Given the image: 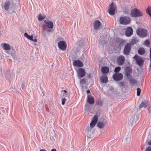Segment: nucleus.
I'll return each mask as SVG.
<instances>
[{
    "label": "nucleus",
    "instance_id": "f257e3e1",
    "mask_svg": "<svg viewBox=\"0 0 151 151\" xmlns=\"http://www.w3.org/2000/svg\"><path fill=\"white\" fill-rule=\"evenodd\" d=\"M139 115L137 113H136L132 115L129 120V122L132 126L135 125L137 122L139 118Z\"/></svg>",
    "mask_w": 151,
    "mask_h": 151
},
{
    "label": "nucleus",
    "instance_id": "f03ea898",
    "mask_svg": "<svg viewBox=\"0 0 151 151\" xmlns=\"http://www.w3.org/2000/svg\"><path fill=\"white\" fill-rule=\"evenodd\" d=\"M136 33L139 37L142 38L146 37L147 35V31L145 29H138L137 30Z\"/></svg>",
    "mask_w": 151,
    "mask_h": 151
},
{
    "label": "nucleus",
    "instance_id": "7ed1b4c3",
    "mask_svg": "<svg viewBox=\"0 0 151 151\" xmlns=\"http://www.w3.org/2000/svg\"><path fill=\"white\" fill-rule=\"evenodd\" d=\"M142 13L137 9H133L131 11V15L134 17H139L142 15Z\"/></svg>",
    "mask_w": 151,
    "mask_h": 151
},
{
    "label": "nucleus",
    "instance_id": "20e7f679",
    "mask_svg": "<svg viewBox=\"0 0 151 151\" xmlns=\"http://www.w3.org/2000/svg\"><path fill=\"white\" fill-rule=\"evenodd\" d=\"M130 18L127 17H121L119 19L120 23L126 25L130 23Z\"/></svg>",
    "mask_w": 151,
    "mask_h": 151
},
{
    "label": "nucleus",
    "instance_id": "39448f33",
    "mask_svg": "<svg viewBox=\"0 0 151 151\" xmlns=\"http://www.w3.org/2000/svg\"><path fill=\"white\" fill-rule=\"evenodd\" d=\"M131 49V45L129 43H127L125 46L124 49L123 53L124 55H128L130 52Z\"/></svg>",
    "mask_w": 151,
    "mask_h": 151
},
{
    "label": "nucleus",
    "instance_id": "423d86ee",
    "mask_svg": "<svg viewBox=\"0 0 151 151\" xmlns=\"http://www.w3.org/2000/svg\"><path fill=\"white\" fill-rule=\"evenodd\" d=\"M132 69L129 67H127L125 69L124 74L127 78L132 77Z\"/></svg>",
    "mask_w": 151,
    "mask_h": 151
},
{
    "label": "nucleus",
    "instance_id": "0eeeda50",
    "mask_svg": "<svg viewBox=\"0 0 151 151\" xmlns=\"http://www.w3.org/2000/svg\"><path fill=\"white\" fill-rule=\"evenodd\" d=\"M98 115H95L94 116L90 124V127L91 128H93L96 124L98 122Z\"/></svg>",
    "mask_w": 151,
    "mask_h": 151
},
{
    "label": "nucleus",
    "instance_id": "6e6552de",
    "mask_svg": "<svg viewBox=\"0 0 151 151\" xmlns=\"http://www.w3.org/2000/svg\"><path fill=\"white\" fill-rule=\"evenodd\" d=\"M123 78V75L120 73H118L113 75V79L116 81H119L122 80Z\"/></svg>",
    "mask_w": 151,
    "mask_h": 151
},
{
    "label": "nucleus",
    "instance_id": "1a4fd4ad",
    "mask_svg": "<svg viewBox=\"0 0 151 151\" xmlns=\"http://www.w3.org/2000/svg\"><path fill=\"white\" fill-rule=\"evenodd\" d=\"M58 46L60 49L62 50L65 51L66 49L67 44L65 41H60L58 43Z\"/></svg>",
    "mask_w": 151,
    "mask_h": 151
},
{
    "label": "nucleus",
    "instance_id": "9d476101",
    "mask_svg": "<svg viewBox=\"0 0 151 151\" xmlns=\"http://www.w3.org/2000/svg\"><path fill=\"white\" fill-rule=\"evenodd\" d=\"M77 74L78 78L80 79H81L85 76L86 72L83 69L80 68L77 71Z\"/></svg>",
    "mask_w": 151,
    "mask_h": 151
},
{
    "label": "nucleus",
    "instance_id": "9b49d317",
    "mask_svg": "<svg viewBox=\"0 0 151 151\" xmlns=\"http://www.w3.org/2000/svg\"><path fill=\"white\" fill-rule=\"evenodd\" d=\"M110 9H109V13L111 15H114L115 14V11L116 9V7L114 4L113 2H112L109 5Z\"/></svg>",
    "mask_w": 151,
    "mask_h": 151
},
{
    "label": "nucleus",
    "instance_id": "f8f14e48",
    "mask_svg": "<svg viewBox=\"0 0 151 151\" xmlns=\"http://www.w3.org/2000/svg\"><path fill=\"white\" fill-rule=\"evenodd\" d=\"M125 59L123 55H120L117 58V61L118 65H121L124 63Z\"/></svg>",
    "mask_w": 151,
    "mask_h": 151
},
{
    "label": "nucleus",
    "instance_id": "ddd939ff",
    "mask_svg": "<svg viewBox=\"0 0 151 151\" xmlns=\"http://www.w3.org/2000/svg\"><path fill=\"white\" fill-rule=\"evenodd\" d=\"M10 5V2L9 1H6L4 4H1L2 9H4L6 11H8Z\"/></svg>",
    "mask_w": 151,
    "mask_h": 151
},
{
    "label": "nucleus",
    "instance_id": "4468645a",
    "mask_svg": "<svg viewBox=\"0 0 151 151\" xmlns=\"http://www.w3.org/2000/svg\"><path fill=\"white\" fill-rule=\"evenodd\" d=\"M133 33V30L132 27H129L127 28L125 32V35L127 36L130 37Z\"/></svg>",
    "mask_w": 151,
    "mask_h": 151
},
{
    "label": "nucleus",
    "instance_id": "2eb2a0df",
    "mask_svg": "<svg viewBox=\"0 0 151 151\" xmlns=\"http://www.w3.org/2000/svg\"><path fill=\"white\" fill-rule=\"evenodd\" d=\"M87 101L90 104H93L94 103V99L93 97L91 95H87Z\"/></svg>",
    "mask_w": 151,
    "mask_h": 151
},
{
    "label": "nucleus",
    "instance_id": "dca6fc26",
    "mask_svg": "<svg viewBox=\"0 0 151 151\" xmlns=\"http://www.w3.org/2000/svg\"><path fill=\"white\" fill-rule=\"evenodd\" d=\"M134 58H135L137 63L139 65H141L143 64L144 61L142 59L138 56L137 57L136 55Z\"/></svg>",
    "mask_w": 151,
    "mask_h": 151
},
{
    "label": "nucleus",
    "instance_id": "f3484780",
    "mask_svg": "<svg viewBox=\"0 0 151 151\" xmlns=\"http://www.w3.org/2000/svg\"><path fill=\"white\" fill-rule=\"evenodd\" d=\"M44 22L49 28L52 29L53 27V24L52 21L45 20Z\"/></svg>",
    "mask_w": 151,
    "mask_h": 151
},
{
    "label": "nucleus",
    "instance_id": "a211bd4d",
    "mask_svg": "<svg viewBox=\"0 0 151 151\" xmlns=\"http://www.w3.org/2000/svg\"><path fill=\"white\" fill-rule=\"evenodd\" d=\"M101 25L100 22L98 20L96 21L94 24L93 27L94 29L96 30H98Z\"/></svg>",
    "mask_w": 151,
    "mask_h": 151
},
{
    "label": "nucleus",
    "instance_id": "6ab92c4d",
    "mask_svg": "<svg viewBox=\"0 0 151 151\" xmlns=\"http://www.w3.org/2000/svg\"><path fill=\"white\" fill-rule=\"evenodd\" d=\"M73 64L74 66H77L80 67H82L83 66V64L82 62L79 60H76L74 61Z\"/></svg>",
    "mask_w": 151,
    "mask_h": 151
},
{
    "label": "nucleus",
    "instance_id": "aec40b11",
    "mask_svg": "<svg viewBox=\"0 0 151 151\" xmlns=\"http://www.w3.org/2000/svg\"><path fill=\"white\" fill-rule=\"evenodd\" d=\"M148 105V101H142L139 105V110H140L143 107H145Z\"/></svg>",
    "mask_w": 151,
    "mask_h": 151
},
{
    "label": "nucleus",
    "instance_id": "412c9836",
    "mask_svg": "<svg viewBox=\"0 0 151 151\" xmlns=\"http://www.w3.org/2000/svg\"><path fill=\"white\" fill-rule=\"evenodd\" d=\"M1 46L5 50H9L11 49V47L9 45L6 43L1 44Z\"/></svg>",
    "mask_w": 151,
    "mask_h": 151
},
{
    "label": "nucleus",
    "instance_id": "4be33fe9",
    "mask_svg": "<svg viewBox=\"0 0 151 151\" xmlns=\"http://www.w3.org/2000/svg\"><path fill=\"white\" fill-rule=\"evenodd\" d=\"M101 82L103 83H105L108 81V78L106 74H103L100 78Z\"/></svg>",
    "mask_w": 151,
    "mask_h": 151
},
{
    "label": "nucleus",
    "instance_id": "5701e85b",
    "mask_svg": "<svg viewBox=\"0 0 151 151\" xmlns=\"http://www.w3.org/2000/svg\"><path fill=\"white\" fill-rule=\"evenodd\" d=\"M109 68L107 67H102L101 70L102 72L103 73H106L109 71Z\"/></svg>",
    "mask_w": 151,
    "mask_h": 151
},
{
    "label": "nucleus",
    "instance_id": "b1692460",
    "mask_svg": "<svg viewBox=\"0 0 151 151\" xmlns=\"http://www.w3.org/2000/svg\"><path fill=\"white\" fill-rule=\"evenodd\" d=\"M138 52L140 55H142L145 53V50L143 48H139L138 50Z\"/></svg>",
    "mask_w": 151,
    "mask_h": 151
},
{
    "label": "nucleus",
    "instance_id": "393cba45",
    "mask_svg": "<svg viewBox=\"0 0 151 151\" xmlns=\"http://www.w3.org/2000/svg\"><path fill=\"white\" fill-rule=\"evenodd\" d=\"M105 125L104 123L100 122H98L97 123V126L100 129L103 128Z\"/></svg>",
    "mask_w": 151,
    "mask_h": 151
},
{
    "label": "nucleus",
    "instance_id": "a878e982",
    "mask_svg": "<svg viewBox=\"0 0 151 151\" xmlns=\"http://www.w3.org/2000/svg\"><path fill=\"white\" fill-rule=\"evenodd\" d=\"M104 100H99L96 101V104L99 106H101L104 103Z\"/></svg>",
    "mask_w": 151,
    "mask_h": 151
},
{
    "label": "nucleus",
    "instance_id": "bb28decb",
    "mask_svg": "<svg viewBox=\"0 0 151 151\" xmlns=\"http://www.w3.org/2000/svg\"><path fill=\"white\" fill-rule=\"evenodd\" d=\"M127 78L129 79V83L130 84L133 85L136 83V81L135 79L132 78V77H130V78Z\"/></svg>",
    "mask_w": 151,
    "mask_h": 151
},
{
    "label": "nucleus",
    "instance_id": "cd10ccee",
    "mask_svg": "<svg viewBox=\"0 0 151 151\" xmlns=\"http://www.w3.org/2000/svg\"><path fill=\"white\" fill-rule=\"evenodd\" d=\"M24 35L25 37H27L29 40H33V35L30 36L26 32L24 34Z\"/></svg>",
    "mask_w": 151,
    "mask_h": 151
},
{
    "label": "nucleus",
    "instance_id": "c85d7f7f",
    "mask_svg": "<svg viewBox=\"0 0 151 151\" xmlns=\"http://www.w3.org/2000/svg\"><path fill=\"white\" fill-rule=\"evenodd\" d=\"M131 140V137L129 136H127L125 138L124 141L126 143H129L130 142Z\"/></svg>",
    "mask_w": 151,
    "mask_h": 151
},
{
    "label": "nucleus",
    "instance_id": "c756f323",
    "mask_svg": "<svg viewBox=\"0 0 151 151\" xmlns=\"http://www.w3.org/2000/svg\"><path fill=\"white\" fill-rule=\"evenodd\" d=\"M146 12L151 17V8L150 7H148L146 10Z\"/></svg>",
    "mask_w": 151,
    "mask_h": 151
},
{
    "label": "nucleus",
    "instance_id": "7c9ffc66",
    "mask_svg": "<svg viewBox=\"0 0 151 151\" xmlns=\"http://www.w3.org/2000/svg\"><path fill=\"white\" fill-rule=\"evenodd\" d=\"M137 42V40L136 38L134 37L132 40L131 42L132 44H136Z\"/></svg>",
    "mask_w": 151,
    "mask_h": 151
},
{
    "label": "nucleus",
    "instance_id": "2f4dec72",
    "mask_svg": "<svg viewBox=\"0 0 151 151\" xmlns=\"http://www.w3.org/2000/svg\"><path fill=\"white\" fill-rule=\"evenodd\" d=\"M6 52L10 54L14 59H15L16 58V56L15 55V53H9L8 51H6Z\"/></svg>",
    "mask_w": 151,
    "mask_h": 151
},
{
    "label": "nucleus",
    "instance_id": "473e14b6",
    "mask_svg": "<svg viewBox=\"0 0 151 151\" xmlns=\"http://www.w3.org/2000/svg\"><path fill=\"white\" fill-rule=\"evenodd\" d=\"M45 18V17L43 16H42L41 14H40L39 15L38 19L39 21H41Z\"/></svg>",
    "mask_w": 151,
    "mask_h": 151
},
{
    "label": "nucleus",
    "instance_id": "72a5a7b5",
    "mask_svg": "<svg viewBox=\"0 0 151 151\" xmlns=\"http://www.w3.org/2000/svg\"><path fill=\"white\" fill-rule=\"evenodd\" d=\"M121 70V68L119 67H116L114 70V72L115 73L118 72Z\"/></svg>",
    "mask_w": 151,
    "mask_h": 151
},
{
    "label": "nucleus",
    "instance_id": "f704fd0d",
    "mask_svg": "<svg viewBox=\"0 0 151 151\" xmlns=\"http://www.w3.org/2000/svg\"><path fill=\"white\" fill-rule=\"evenodd\" d=\"M87 89V88L86 87H83L82 88V91L83 92L82 93H85V92H86V90Z\"/></svg>",
    "mask_w": 151,
    "mask_h": 151
},
{
    "label": "nucleus",
    "instance_id": "c9c22d12",
    "mask_svg": "<svg viewBox=\"0 0 151 151\" xmlns=\"http://www.w3.org/2000/svg\"><path fill=\"white\" fill-rule=\"evenodd\" d=\"M116 98L118 100H120L121 99L122 95H116Z\"/></svg>",
    "mask_w": 151,
    "mask_h": 151
},
{
    "label": "nucleus",
    "instance_id": "e433bc0d",
    "mask_svg": "<svg viewBox=\"0 0 151 151\" xmlns=\"http://www.w3.org/2000/svg\"><path fill=\"white\" fill-rule=\"evenodd\" d=\"M66 99L65 98H62V105H64L66 102Z\"/></svg>",
    "mask_w": 151,
    "mask_h": 151
},
{
    "label": "nucleus",
    "instance_id": "4c0bfd02",
    "mask_svg": "<svg viewBox=\"0 0 151 151\" xmlns=\"http://www.w3.org/2000/svg\"><path fill=\"white\" fill-rule=\"evenodd\" d=\"M150 44L149 41L148 40H146L144 42V44L145 45H148Z\"/></svg>",
    "mask_w": 151,
    "mask_h": 151
},
{
    "label": "nucleus",
    "instance_id": "58836bf2",
    "mask_svg": "<svg viewBox=\"0 0 151 151\" xmlns=\"http://www.w3.org/2000/svg\"><path fill=\"white\" fill-rule=\"evenodd\" d=\"M86 81L84 79L80 80V83L81 84H83L86 83Z\"/></svg>",
    "mask_w": 151,
    "mask_h": 151
},
{
    "label": "nucleus",
    "instance_id": "ea45409f",
    "mask_svg": "<svg viewBox=\"0 0 151 151\" xmlns=\"http://www.w3.org/2000/svg\"><path fill=\"white\" fill-rule=\"evenodd\" d=\"M141 90L140 88H137V94H140L141 93Z\"/></svg>",
    "mask_w": 151,
    "mask_h": 151
},
{
    "label": "nucleus",
    "instance_id": "a19ab883",
    "mask_svg": "<svg viewBox=\"0 0 151 151\" xmlns=\"http://www.w3.org/2000/svg\"><path fill=\"white\" fill-rule=\"evenodd\" d=\"M145 151H151V146L147 147Z\"/></svg>",
    "mask_w": 151,
    "mask_h": 151
},
{
    "label": "nucleus",
    "instance_id": "79ce46f5",
    "mask_svg": "<svg viewBox=\"0 0 151 151\" xmlns=\"http://www.w3.org/2000/svg\"><path fill=\"white\" fill-rule=\"evenodd\" d=\"M67 93V91L66 90H62L61 91V93L62 94H64L66 93Z\"/></svg>",
    "mask_w": 151,
    "mask_h": 151
},
{
    "label": "nucleus",
    "instance_id": "37998d69",
    "mask_svg": "<svg viewBox=\"0 0 151 151\" xmlns=\"http://www.w3.org/2000/svg\"><path fill=\"white\" fill-rule=\"evenodd\" d=\"M22 88L23 89H25V84L24 83H22L21 85Z\"/></svg>",
    "mask_w": 151,
    "mask_h": 151
},
{
    "label": "nucleus",
    "instance_id": "c03bdc74",
    "mask_svg": "<svg viewBox=\"0 0 151 151\" xmlns=\"http://www.w3.org/2000/svg\"><path fill=\"white\" fill-rule=\"evenodd\" d=\"M119 84L121 86L123 87L124 86V82H120Z\"/></svg>",
    "mask_w": 151,
    "mask_h": 151
},
{
    "label": "nucleus",
    "instance_id": "a18cd8bd",
    "mask_svg": "<svg viewBox=\"0 0 151 151\" xmlns=\"http://www.w3.org/2000/svg\"><path fill=\"white\" fill-rule=\"evenodd\" d=\"M89 129H90L89 127L88 126L87 127H86V130L87 132H89Z\"/></svg>",
    "mask_w": 151,
    "mask_h": 151
},
{
    "label": "nucleus",
    "instance_id": "49530a36",
    "mask_svg": "<svg viewBox=\"0 0 151 151\" xmlns=\"http://www.w3.org/2000/svg\"><path fill=\"white\" fill-rule=\"evenodd\" d=\"M86 93H87V94L89 93H90V90H87L86 89Z\"/></svg>",
    "mask_w": 151,
    "mask_h": 151
},
{
    "label": "nucleus",
    "instance_id": "de8ad7c7",
    "mask_svg": "<svg viewBox=\"0 0 151 151\" xmlns=\"http://www.w3.org/2000/svg\"><path fill=\"white\" fill-rule=\"evenodd\" d=\"M32 41H34L35 42H37V39L36 38H35L34 39H33V40H32Z\"/></svg>",
    "mask_w": 151,
    "mask_h": 151
},
{
    "label": "nucleus",
    "instance_id": "09e8293b",
    "mask_svg": "<svg viewBox=\"0 0 151 151\" xmlns=\"http://www.w3.org/2000/svg\"><path fill=\"white\" fill-rule=\"evenodd\" d=\"M148 144L149 145H151V140H150V141L148 142Z\"/></svg>",
    "mask_w": 151,
    "mask_h": 151
},
{
    "label": "nucleus",
    "instance_id": "8fccbe9b",
    "mask_svg": "<svg viewBox=\"0 0 151 151\" xmlns=\"http://www.w3.org/2000/svg\"><path fill=\"white\" fill-rule=\"evenodd\" d=\"M51 151H57V150L55 149H52L51 150Z\"/></svg>",
    "mask_w": 151,
    "mask_h": 151
},
{
    "label": "nucleus",
    "instance_id": "3c124183",
    "mask_svg": "<svg viewBox=\"0 0 151 151\" xmlns=\"http://www.w3.org/2000/svg\"><path fill=\"white\" fill-rule=\"evenodd\" d=\"M40 151H46V150L45 149H42L40 150Z\"/></svg>",
    "mask_w": 151,
    "mask_h": 151
},
{
    "label": "nucleus",
    "instance_id": "603ef678",
    "mask_svg": "<svg viewBox=\"0 0 151 151\" xmlns=\"http://www.w3.org/2000/svg\"><path fill=\"white\" fill-rule=\"evenodd\" d=\"M52 31V30L51 29H48L47 30V32H51Z\"/></svg>",
    "mask_w": 151,
    "mask_h": 151
},
{
    "label": "nucleus",
    "instance_id": "864d4df0",
    "mask_svg": "<svg viewBox=\"0 0 151 151\" xmlns=\"http://www.w3.org/2000/svg\"><path fill=\"white\" fill-rule=\"evenodd\" d=\"M150 54L151 55V48L150 49Z\"/></svg>",
    "mask_w": 151,
    "mask_h": 151
},
{
    "label": "nucleus",
    "instance_id": "5fc2aeb1",
    "mask_svg": "<svg viewBox=\"0 0 151 151\" xmlns=\"http://www.w3.org/2000/svg\"><path fill=\"white\" fill-rule=\"evenodd\" d=\"M150 67H151V60L150 61Z\"/></svg>",
    "mask_w": 151,
    "mask_h": 151
},
{
    "label": "nucleus",
    "instance_id": "6e6d98bb",
    "mask_svg": "<svg viewBox=\"0 0 151 151\" xmlns=\"http://www.w3.org/2000/svg\"><path fill=\"white\" fill-rule=\"evenodd\" d=\"M150 60H151V55L150 54Z\"/></svg>",
    "mask_w": 151,
    "mask_h": 151
},
{
    "label": "nucleus",
    "instance_id": "4d7b16f0",
    "mask_svg": "<svg viewBox=\"0 0 151 151\" xmlns=\"http://www.w3.org/2000/svg\"><path fill=\"white\" fill-rule=\"evenodd\" d=\"M12 5H15L14 4V3H12Z\"/></svg>",
    "mask_w": 151,
    "mask_h": 151
},
{
    "label": "nucleus",
    "instance_id": "13d9d810",
    "mask_svg": "<svg viewBox=\"0 0 151 151\" xmlns=\"http://www.w3.org/2000/svg\"><path fill=\"white\" fill-rule=\"evenodd\" d=\"M140 95H137V96H139Z\"/></svg>",
    "mask_w": 151,
    "mask_h": 151
},
{
    "label": "nucleus",
    "instance_id": "bf43d9fd",
    "mask_svg": "<svg viewBox=\"0 0 151 151\" xmlns=\"http://www.w3.org/2000/svg\"><path fill=\"white\" fill-rule=\"evenodd\" d=\"M44 29L43 28V31H44Z\"/></svg>",
    "mask_w": 151,
    "mask_h": 151
},
{
    "label": "nucleus",
    "instance_id": "052dcab7",
    "mask_svg": "<svg viewBox=\"0 0 151 151\" xmlns=\"http://www.w3.org/2000/svg\"><path fill=\"white\" fill-rule=\"evenodd\" d=\"M45 25V24L43 26H44Z\"/></svg>",
    "mask_w": 151,
    "mask_h": 151
},
{
    "label": "nucleus",
    "instance_id": "680f3d73",
    "mask_svg": "<svg viewBox=\"0 0 151 151\" xmlns=\"http://www.w3.org/2000/svg\"><path fill=\"white\" fill-rule=\"evenodd\" d=\"M124 95V97H125V95Z\"/></svg>",
    "mask_w": 151,
    "mask_h": 151
}]
</instances>
